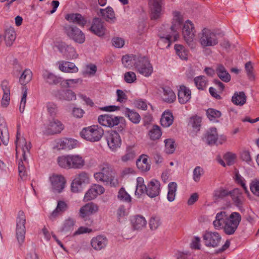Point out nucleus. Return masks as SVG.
<instances>
[{"label":"nucleus","mask_w":259,"mask_h":259,"mask_svg":"<svg viewBox=\"0 0 259 259\" xmlns=\"http://www.w3.org/2000/svg\"><path fill=\"white\" fill-rule=\"evenodd\" d=\"M16 37V34L14 28L10 27L6 30L4 38L7 46H11L15 41Z\"/></svg>","instance_id":"4c0bfd02"},{"label":"nucleus","mask_w":259,"mask_h":259,"mask_svg":"<svg viewBox=\"0 0 259 259\" xmlns=\"http://www.w3.org/2000/svg\"><path fill=\"white\" fill-rule=\"evenodd\" d=\"M55 96L61 100L72 101L76 99L75 94L71 90H59L55 93Z\"/></svg>","instance_id":"c756f323"},{"label":"nucleus","mask_w":259,"mask_h":259,"mask_svg":"<svg viewBox=\"0 0 259 259\" xmlns=\"http://www.w3.org/2000/svg\"><path fill=\"white\" fill-rule=\"evenodd\" d=\"M136 165L142 171H147L150 168V165L148 163L147 156L146 155H142L139 157L137 160Z\"/></svg>","instance_id":"72a5a7b5"},{"label":"nucleus","mask_w":259,"mask_h":259,"mask_svg":"<svg viewBox=\"0 0 259 259\" xmlns=\"http://www.w3.org/2000/svg\"><path fill=\"white\" fill-rule=\"evenodd\" d=\"M64 128L63 124L59 119L52 118L49 120L46 126L45 133L47 135H55L60 133Z\"/></svg>","instance_id":"2eb2a0df"},{"label":"nucleus","mask_w":259,"mask_h":259,"mask_svg":"<svg viewBox=\"0 0 259 259\" xmlns=\"http://www.w3.org/2000/svg\"><path fill=\"white\" fill-rule=\"evenodd\" d=\"M59 69L62 72L66 73H76L78 71V68L72 62L61 61L57 62Z\"/></svg>","instance_id":"393cba45"},{"label":"nucleus","mask_w":259,"mask_h":259,"mask_svg":"<svg viewBox=\"0 0 259 259\" xmlns=\"http://www.w3.org/2000/svg\"><path fill=\"white\" fill-rule=\"evenodd\" d=\"M48 112L51 116H55L58 112V107L53 102H49L47 105Z\"/></svg>","instance_id":"0e129e2a"},{"label":"nucleus","mask_w":259,"mask_h":259,"mask_svg":"<svg viewBox=\"0 0 259 259\" xmlns=\"http://www.w3.org/2000/svg\"><path fill=\"white\" fill-rule=\"evenodd\" d=\"M50 181L54 192L60 193L65 187V179L61 175L53 174L50 177Z\"/></svg>","instance_id":"f3484780"},{"label":"nucleus","mask_w":259,"mask_h":259,"mask_svg":"<svg viewBox=\"0 0 259 259\" xmlns=\"http://www.w3.org/2000/svg\"><path fill=\"white\" fill-rule=\"evenodd\" d=\"M32 77V71L29 69H26L24 70L19 78V82L21 84L25 85L31 81Z\"/></svg>","instance_id":"de8ad7c7"},{"label":"nucleus","mask_w":259,"mask_h":259,"mask_svg":"<svg viewBox=\"0 0 259 259\" xmlns=\"http://www.w3.org/2000/svg\"><path fill=\"white\" fill-rule=\"evenodd\" d=\"M147 186L144 184V181L143 178L138 177L137 179L136 190L135 191V195L138 197L147 192Z\"/></svg>","instance_id":"37998d69"},{"label":"nucleus","mask_w":259,"mask_h":259,"mask_svg":"<svg viewBox=\"0 0 259 259\" xmlns=\"http://www.w3.org/2000/svg\"><path fill=\"white\" fill-rule=\"evenodd\" d=\"M63 30L69 38L78 44H82L85 41L84 33L75 26L66 24L63 26Z\"/></svg>","instance_id":"0eeeda50"},{"label":"nucleus","mask_w":259,"mask_h":259,"mask_svg":"<svg viewBox=\"0 0 259 259\" xmlns=\"http://www.w3.org/2000/svg\"><path fill=\"white\" fill-rule=\"evenodd\" d=\"M124 78L125 81L128 83H132L137 79L136 74L132 71L125 73Z\"/></svg>","instance_id":"338daca9"},{"label":"nucleus","mask_w":259,"mask_h":259,"mask_svg":"<svg viewBox=\"0 0 259 259\" xmlns=\"http://www.w3.org/2000/svg\"><path fill=\"white\" fill-rule=\"evenodd\" d=\"M125 115L127 117L129 120L135 124L139 123L141 121V116L139 114L134 110L126 108Z\"/></svg>","instance_id":"79ce46f5"},{"label":"nucleus","mask_w":259,"mask_h":259,"mask_svg":"<svg viewBox=\"0 0 259 259\" xmlns=\"http://www.w3.org/2000/svg\"><path fill=\"white\" fill-rule=\"evenodd\" d=\"M99 171L94 175L95 180L111 187H116L119 184L118 177L114 167L107 162H104L99 166Z\"/></svg>","instance_id":"f257e3e1"},{"label":"nucleus","mask_w":259,"mask_h":259,"mask_svg":"<svg viewBox=\"0 0 259 259\" xmlns=\"http://www.w3.org/2000/svg\"><path fill=\"white\" fill-rule=\"evenodd\" d=\"M128 214V211L124 205H120L116 210V215L119 222L125 220Z\"/></svg>","instance_id":"09e8293b"},{"label":"nucleus","mask_w":259,"mask_h":259,"mask_svg":"<svg viewBox=\"0 0 259 259\" xmlns=\"http://www.w3.org/2000/svg\"><path fill=\"white\" fill-rule=\"evenodd\" d=\"M246 101V97L243 92H235L232 98V102L239 106L244 105Z\"/></svg>","instance_id":"a19ab883"},{"label":"nucleus","mask_w":259,"mask_h":259,"mask_svg":"<svg viewBox=\"0 0 259 259\" xmlns=\"http://www.w3.org/2000/svg\"><path fill=\"white\" fill-rule=\"evenodd\" d=\"M234 179L236 183L240 185L244 192L246 194L249 193V191L246 186L245 180L238 173V171H235Z\"/></svg>","instance_id":"864d4df0"},{"label":"nucleus","mask_w":259,"mask_h":259,"mask_svg":"<svg viewBox=\"0 0 259 259\" xmlns=\"http://www.w3.org/2000/svg\"><path fill=\"white\" fill-rule=\"evenodd\" d=\"M117 198L119 200L127 202H130L131 201V198L130 195L125 191L123 188H121L119 189Z\"/></svg>","instance_id":"680f3d73"},{"label":"nucleus","mask_w":259,"mask_h":259,"mask_svg":"<svg viewBox=\"0 0 259 259\" xmlns=\"http://www.w3.org/2000/svg\"><path fill=\"white\" fill-rule=\"evenodd\" d=\"M206 246L215 247L219 245L221 240V237L216 232H206L203 236Z\"/></svg>","instance_id":"a211bd4d"},{"label":"nucleus","mask_w":259,"mask_h":259,"mask_svg":"<svg viewBox=\"0 0 259 259\" xmlns=\"http://www.w3.org/2000/svg\"><path fill=\"white\" fill-rule=\"evenodd\" d=\"M160 219L157 216H152L149 221V225L151 230H155L161 225Z\"/></svg>","instance_id":"6e6d98bb"},{"label":"nucleus","mask_w":259,"mask_h":259,"mask_svg":"<svg viewBox=\"0 0 259 259\" xmlns=\"http://www.w3.org/2000/svg\"><path fill=\"white\" fill-rule=\"evenodd\" d=\"M65 19L69 22L84 26L87 23L85 19L80 14L71 13L65 16Z\"/></svg>","instance_id":"bb28decb"},{"label":"nucleus","mask_w":259,"mask_h":259,"mask_svg":"<svg viewBox=\"0 0 259 259\" xmlns=\"http://www.w3.org/2000/svg\"><path fill=\"white\" fill-rule=\"evenodd\" d=\"M107 243V238L103 235L97 236L93 238L91 241V246L96 250H100L105 248Z\"/></svg>","instance_id":"b1692460"},{"label":"nucleus","mask_w":259,"mask_h":259,"mask_svg":"<svg viewBox=\"0 0 259 259\" xmlns=\"http://www.w3.org/2000/svg\"><path fill=\"white\" fill-rule=\"evenodd\" d=\"M217 76L225 82H228L231 80V76L225 67L221 64L217 65L215 69Z\"/></svg>","instance_id":"2f4dec72"},{"label":"nucleus","mask_w":259,"mask_h":259,"mask_svg":"<svg viewBox=\"0 0 259 259\" xmlns=\"http://www.w3.org/2000/svg\"><path fill=\"white\" fill-rule=\"evenodd\" d=\"M97 14L110 23H114L116 21L114 12L110 7H108L106 9H100Z\"/></svg>","instance_id":"412c9836"},{"label":"nucleus","mask_w":259,"mask_h":259,"mask_svg":"<svg viewBox=\"0 0 259 259\" xmlns=\"http://www.w3.org/2000/svg\"><path fill=\"white\" fill-rule=\"evenodd\" d=\"M193 179L196 182H198L200 181L201 176L203 174V169L200 166H196L193 172Z\"/></svg>","instance_id":"69168bd1"},{"label":"nucleus","mask_w":259,"mask_h":259,"mask_svg":"<svg viewBox=\"0 0 259 259\" xmlns=\"http://www.w3.org/2000/svg\"><path fill=\"white\" fill-rule=\"evenodd\" d=\"M162 89L163 91L162 98L163 101L168 103H172L176 100V95L170 88L164 87Z\"/></svg>","instance_id":"58836bf2"},{"label":"nucleus","mask_w":259,"mask_h":259,"mask_svg":"<svg viewBox=\"0 0 259 259\" xmlns=\"http://www.w3.org/2000/svg\"><path fill=\"white\" fill-rule=\"evenodd\" d=\"M206 114L207 117L211 121H214L217 118L220 117L222 115L220 111L212 108H209L206 111Z\"/></svg>","instance_id":"bf43d9fd"},{"label":"nucleus","mask_w":259,"mask_h":259,"mask_svg":"<svg viewBox=\"0 0 259 259\" xmlns=\"http://www.w3.org/2000/svg\"><path fill=\"white\" fill-rule=\"evenodd\" d=\"M195 33L196 31L193 23L189 20H187L184 24L182 34L184 40L191 49H194L196 47V43L194 41Z\"/></svg>","instance_id":"423d86ee"},{"label":"nucleus","mask_w":259,"mask_h":259,"mask_svg":"<svg viewBox=\"0 0 259 259\" xmlns=\"http://www.w3.org/2000/svg\"><path fill=\"white\" fill-rule=\"evenodd\" d=\"M175 49L177 54L180 58L183 60H186L188 58V51L181 45H176Z\"/></svg>","instance_id":"3c124183"},{"label":"nucleus","mask_w":259,"mask_h":259,"mask_svg":"<svg viewBox=\"0 0 259 259\" xmlns=\"http://www.w3.org/2000/svg\"><path fill=\"white\" fill-rule=\"evenodd\" d=\"M165 143V151L167 154H172L176 149L175 141L172 139H167L164 141Z\"/></svg>","instance_id":"603ef678"},{"label":"nucleus","mask_w":259,"mask_h":259,"mask_svg":"<svg viewBox=\"0 0 259 259\" xmlns=\"http://www.w3.org/2000/svg\"><path fill=\"white\" fill-rule=\"evenodd\" d=\"M42 77L45 82L50 85H56L61 82L62 79L48 70L43 72Z\"/></svg>","instance_id":"c85d7f7f"},{"label":"nucleus","mask_w":259,"mask_h":259,"mask_svg":"<svg viewBox=\"0 0 259 259\" xmlns=\"http://www.w3.org/2000/svg\"><path fill=\"white\" fill-rule=\"evenodd\" d=\"M199 42L202 47H213L219 43L218 36L214 31L204 28L198 34Z\"/></svg>","instance_id":"39448f33"},{"label":"nucleus","mask_w":259,"mask_h":259,"mask_svg":"<svg viewBox=\"0 0 259 259\" xmlns=\"http://www.w3.org/2000/svg\"><path fill=\"white\" fill-rule=\"evenodd\" d=\"M245 69L248 79L250 81H254L255 79V76L251 62H248L245 64Z\"/></svg>","instance_id":"5fc2aeb1"},{"label":"nucleus","mask_w":259,"mask_h":259,"mask_svg":"<svg viewBox=\"0 0 259 259\" xmlns=\"http://www.w3.org/2000/svg\"><path fill=\"white\" fill-rule=\"evenodd\" d=\"M162 135V132L159 126L154 125L148 132V136L152 141L158 140Z\"/></svg>","instance_id":"49530a36"},{"label":"nucleus","mask_w":259,"mask_h":259,"mask_svg":"<svg viewBox=\"0 0 259 259\" xmlns=\"http://www.w3.org/2000/svg\"><path fill=\"white\" fill-rule=\"evenodd\" d=\"M178 100L181 104H184L188 102L191 98V92L186 87L181 85L178 90Z\"/></svg>","instance_id":"a878e982"},{"label":"nucleus","mask_w":259,"mask_h":259,"mask_svg":"<svg viewBox=\"0 0 259 259\" xmlns=\"http://www.w3.org/2000/svg\"><path fill=\"white\" fill-rule=\"evenodd\" d=\"M90 183V178L88 173L82 171L76 175L72 182L71 190L72 192L77 193L82 189V185Z\"/></svg>","instance_id":"f8f14e48"},{"label":"nucleus","mask_w":259,"mask_h":259,"mask_svg":"<svg viewBox=\"0 0 259 259\" xmlns=\"http://www.w3.org/2000/svg\"><path fill=\"white\" fill-rule=\"evenodd\" d=\"M135 157V151L131 147H128L126 153L121 157V160L123 162H126L133 160Z\"/></svg>","instance_id":"e2e57ef3"},{"label":"nucleus","mask_w":259,"mask_h":259,"mask_svg":"<svg viewBox=\"0 0 259 259\" xmlns=\"http://www.w3.org/2000/svg\"><path fill=\"white\" fill-rule=\"evenodd\" d=\"M201 118L198 116H195L190 118L189 120V125L194 129L199 131L201 126Z\"/></svg>","instance_id":"052dcab7"},{"label":"nucleus","mask_w":259,"mask_h":259,"mask_svg":"<svg viewBox=\"0 0 259 259\" xmlns=\"http://www.w3.org/2000/svg\"><path fill=\"white\" fill-rule=\"evenodd\" d=\"M195 84L199 90H204L206 85L207 80L204 76H199L194 78Z\"/></svg>","instance_id":"4d7b16f0"},{"label":"nucleus","mask_w":259,"mask_h":259,"mask_svg":"<svg viewBox=\"0 0 259 259\" xmlns=\"http://www.w3.org/2000/svg\"><path fill=\"white\" fill-rule=\"evenodd\" d=\"M68 206L64 201H58L56 209L53 211L51 217L55 218L59 213H62L67 210Z\"/></svg>","instance_id":"a18cd8bd"},{"label":"nucleus","mask_w":259,"mask_h":259,"mask_svg":"<svg viewBox=\"0 0 259 259\" xmlns=\"http://www.w3.org/2000/svg\"><path fill=\"white\" fill-rule=\"evenodd\" d=\"M229 215L226 212L224 211L217 213L215 220L213 222L214 228L217 230L223 229L227 221Z\"/></svg>","instance_id":"5701e85b"},{"label":"nucleus","mask_w":259,"mask_h":259,"mask_svg":"<svg viewBox=\"0 0 259 259\" xmlns=\"http://www.w3.org/2000/svg\"><path fill=\"white\" fill-rule=\"evenodd\" d=\"M173 121L174 117L171 112L169 111L163 112L160 119V123L163 127H169L172 124Z\"/></svg>","instance_id":"ea45409f"},{"label":"nucleus","mask_w":259,"mask_h":259,"mask_svg":"<svg viewBox=\"0 0 259 259\" xmlns=\"http://www.w3.org/2000/svg\"><path fill=\"white\" fill-rule=\"evenodd\" d=\"M131 224L134 230H140L144 228L147 224L145 218L142 215H137L131 219Z\"/></svg>","instance_id":"cd10ccee"},{"label":"nucleus","mask_w":259,"mask_h":259,"mask_svg":"<svg viewBox=\"0 0 259 259\" xmlns=\"http://www.w3.org/2000/svg\"><path fill=\"white\" fill-rule=\"evenodd\" d=\"M160 182L156 180H151L147 185V194L150 197L153 198L159 194L160 191Z\"/></svg>","instance_id":"4be33fe9"},{"label":"nucleus","mask_w":259,"mask_h":259,"mask_svg":"<svg viewBox=\"0 0 259 259\" xmlns=\"http://www.w3.org/2000/svg\"><path fill=\"white\" fill-rule=\"evenodd\" d=\"M55 47L63 56L68 59H74L77 56L74 48L64 42H57Z\"/></svg>","instance_id":"dca6fc26"},{"label":"nucleus","mask_w":259,"mask_h":259,"mask_svg":"<svg viewBox=\"0 0 259 259\" xmlns=\"http://www.w3.org/2000/svg\"><path fill=\"white\" fill-rule=\"evenodd\" d=\"M9 132L4 119L0 117V138L4 143L7 144L9 139Z\"/></svg>","instance_id":"f704fd0d"},{"label":"nucleus","mask_w":259,"mask_h":259,"mask_svg":"<svg viewBox=\"0 0 259 259\" xmlns=\"http://www.w3.org/2000/svg\"><path fill=\"white\" fill-rule=\"evenodd\" d=\"M250 189L254 195L259 197V181H252L250 184Z\"/></svg>","instance_id":"774afa93"},{"label":"nucleus","mask_w":259,"mask_h":259,"mask_svg":"<svg viewBox=\"0 0 259 259\" xmlns=\"http://www.w3.org/2000/svg\"><path fill=\"white\" fill-rule=\"evenodd\" d=\"M70 157L71 168L80 169L85 165L84 159L80 155H70Z\"/></svg>","instance_id":"7c9ffc66"},{"label":"nucleus","mask_w":259,"mask_h":259,"mask_svg":"<svg viewBox=\"0 0 259 259\" xmlns=\"http://www.w3.org/2000/svg\"><path fill=\"white\" fill-rule=\"evenodd\" d=\"M183 21V16L180 12L178 11L174 12L172 25L170 27L171 34L166 35L165 37H161L158 42H166L168 43L167 47H168L170 46V42L176 41L179 37L178 30L180 28Z\"/></svg>","instance_id":"f03ea898"},{"label":"nucleus","mask_w":259,"mask_h":259,"mask_svg":"<svg viewBox=\"0 0 259 259\" xmlns=\"http://www.w3.org/2000/svg\"><path fill=\"white\" fill-rule=\"evenodd\" d=\"M137 71L141 74L148 77L153 72V67L146 57H140L135 63Z\"/></svg>","instance_id":"9d476101"},{"label":"nucleus","mask_w":259,"mask_h":259,"mask_svg":"<svg viewBox=\"0 0 259 259\" xmlns=\"http://www.w3.org/2000/svg\"><path fill=\"white\" fill-rule=\"evenodd\" d=\"M76 221L74 219L69 217L64 220L61 228L62 232H70L73 231L75 225Z\"/></svg>","instance_id":"e433bc0d"},{"label":"nucleus","mask_w":259,"mask_h":259,"mask_svg":"<svg viewBox=\"0 0 259 259\" xmlns=\"http://www.w3.org/2000/svg\"><path fill=\"white\" fill-rule=\"evenodd\" d=\"M99 206L97 204L93 202L88 203L80 208L79 217L82 219H85L89 215L97 212Z\"/></svg>","instance_id":"aec40b11"},{"label":"nucleus","mask_w":259,"mask_h":259,"mask_svg":"<svg viewBox=\"0 0 259 259\" xmlns=\"http://www.w3.org/2000/svg\"><path fill=\"white\" fill-rule=\"evenodd\" d=\"M177 190V184L175 182H170L168 185V192L167 199L168 201L172 202L175 200L176 191Z\"/></svg>","instance_id":"c03bdc74"},{"label":"nucleus","mask_w":259,"mask_h":259,"mask_svg":"<svg viewBox=\"0 0 259 259\" xmlns=\"http://www.w3.org/2000/svg\"><path fill=\"white\" fill-rule=\"evenodd\" d=\"M98 120L101 125L108 127H113L119 124L118 131L120 132H122L125 127L126 121L122 116L105 114L99 116Z\"/></svg>","instance_id":"7ed1b4c3"},{"label":"nucleus","mask_w":259,"mask_h":259,"mask_svg":"<svg viewBox=\"0 0 259 259\" xmlns=\"http://www.w3.org/2000/svg\"><path fill=\"white\" fill-rule=\"evenodd\" d=\"M106 140L109 148L112 152H116L120 148L122 141L117 131H111L108 132L106 136Z\"/></svg>","instance_id":"9b49d317"},{"label":"nucleus","mask_w":259,"mask_h":259,"mask_svg":"<svg viewBox=\"0 0 259 259\" xmlns=\"http://www.w3.org/2000/svg\"><path fill=\"white\" fill-rule=\"evenodd\" d=\"M90 30L98 36H102L106 33V28L104 25V22L99 18L93 19Z\"/></svg>","instance_id":"6ab92c4d"},{"label":"nucleus","mask_w":259,"mask_h":259,"mask_svg":"<svg viewBox=\"0 0 259 259\" xmlns=\"http://www.w3.org/2000/svg\"><path fill=\"white\" fill-rule=\"evenodd\" d=\"M229 195L232 198L234 203L238 207L240 206L243 201V197L241 191L238 189L235 188L232 191L230 192Z\"/></svg>","instance_id":"473e14b6"},{"label":"nucleus","mask_w":259,"mask_h":259,"mask_svg":"<svg viewBox=\"0 0 259 259\" xmlns=\"http://www.w3.org/2000/svg\"><path fill=\"white\" fill-rule=\"evenodd\" d=\"M26 217L24 212L20 210L16 219V236L19 242L22 243L25 239Z\"/></svg>","instance_id":"1a4fd4ad"},{"label":"nucleus","mask_w":259,"mask_h":259,"mask_svg":"<svg viewBox=\"0 0 259 259\" xmlns=\"http://www.w3.org/2000/svg\"><path fill=\"white\" fill-rule=\"evenodd\" d=\"M149 7L151 19H159L163 14L161 0H149Z\"/></svg>","instance_id":"4468645a"},{"label":"nucleus","mask_w":259,"mask_h":259,"mask_svg":"<svg viewBox=\"0 0 259 259\" xmlns=\"http://www.w3.org/2000/svg\"><path fill=\"white\" fill-rule=\"evenodd\" d=\"M230 192L223 188H220L214 191L213 196L215 199H223L229 195Z\"/></svg>","instance_id":"13d9d810"},{"label":"nucleus","mask_w":259,"mask_h":259,"mask_svg":"<svg viewBox=\"0 0 259 259\" xmlns=\"http://www.w3.org/2000/svg\"><path fill=\"white\" fill-rule=\"evenodd\" d=\"M241 220V217L238 212L231 213L229 215L227 221L223 228L225 234L227 235L233 234L238 228Z\"/></svg>","instance_id":"6e6552de"},{"label":"nucleus","mask_w":259,"mask_h":259,"mask_svg":"<svg viewBox=\"0 0 259 259\" xmlns=\"http://www.w3.org/2000/svg\"><path fill=\"white\" fill-rule=\"evenodd\" d=\"M16 154H18L19 147H21L22 151V156L24 161H26L28 156L29 155V151L31 148V143L26 142L24 138L21 137L19 130L17 131L16 140L15 141Z\"/></svg>","instance_id":"ddd939ff"},{"label":"nucleus","mask_w":259,"mask_h":259,"mask_svg":"<svg viewBox=\"0 0 259 259\" xmlns=\"http://www.w3.org/2000/svg\"><path fill=\"white\" fill-rule=\"evenodd\" d=\"M104 135V130L98 125H93L84 128L80 132L81 137L92 142L100 141Z\"/></svg>","instance_id":"20e7f679"},{"label":"nucleus","mask_w":259,"mask_h":259,"mask_svg":"<svg viewBox=\"0 0 259 259\" xmlns=\"http://www.w3.org/2000/svg\"><path fill=\"white\" fill-rule=\"evenodd\" d=\"M57 161L60 167L67 169L71 168L70 155L59 157Z\"/></svg>","instance_id":"8fccbe9b"},{"label":"nucleus","mask_w":259,"mask_h":259,"mask_svg":"<svg viewBox=\"0 0 259 259\" xmlns=\"http://www.w3.org/2000/svg\"><path fill=\"white\" fill-rule=\"evenodd\" d=\"M205 137L208 144L212 145L215 144L218 137L217 128L215 127L209 128L207 131Z\"/></svg>","instance_id":"c9c22d12"}]
</instances>
